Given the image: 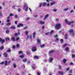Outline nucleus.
<instances>
[{
    "mask_svg": "<svg viewBox=\"0 0 75 75\" xmlns=\"http://www.w3.org/2000/svg\"><path fill=\"white\" fill-rule=\"evenodd\" d=\"M23 10H25V11H28V6L27 3H25L24 4V6L23 7Z\"/></svg>",
    "mask_w": 75,
    "mask_h": 75,
    "instance_id": "1",
    "label": "nucleus"
},
{
    "mask_svg": "<svg viewBox=\"0 0 75 75\" xmlns=\"http://www.w3.org/2000/svg\"><path fill=\"white\" fill-rule=\"evenodd\" d=\"M64 21L66 24H68V25H71V24L72 23H74V21H71L70 22H69L68 20L67 19H65L64 20Z\"/></svg>",
    "mask_w": 75,
    "mask_h": 75,
    "instance_id": "2",
    "label": "nucleus"
},
{
    "mask_svg": "<svg viewBox=\"0 0 75 75\" xmlns=\"http://www.w3.org/2000/svg\"><path fill=\"white\" fill-rule=\"evenodd\" d=\"M61 27V24L60 23L57 24L56 25L55 28L56 30H58Z\"/></svg>",
    "mask_w": 75,
    "mask_h": 75,
    "instance_id": "3",
    "label": "nucleus"
},
{
    "mask_svg": "<svg viewBox=\"0 0 75 75\" xmlns=\"http://www.w3.org/2000/svg\"><path fill=\"white\" fill-rule=\"evenodd\" d=\"M42 5L43 6H50V4L48 3L47 4V3L44 2L42 4Z\"/></svg>",
    "mask_w": 75,
    "mask_h": 75,
    "instance_id": "4",
    "label": "nucleus"
},
{
    "mask_svg": "<svg viewBox=\"0 0 75 75\" xmlns=\"http://www.w3.org/2000/svg\"><path fill=\"white\" fill-rule=\"evenodd\" d=\"M73 32H74V30L73 29H70L69 30V32H70V33H72V36L73 37V36H74V34L73 33Z\"/></svg>",
    "mask_w": 75,
    "mask_h": 75,
    "instance_id": "5",
    "label": "nucleus"
},
{
    "mask_svg": "<svg viewBox=\"0 0 75 75\" xmlns=\"http://www.w3.org/2000/svg\"><path fill=\"white\" fill-rule=\"evenodd\" d=\"M33 35H30V36L29 35H28L26 37V40H28V38H30V40H32V36Z\"/></svg>",
    "mask_w": 75,
    "mask_h": 75,
    "instance_id": "6",
    "label": "nucleus"
},
{
    "mask_svg": "<svg viewBox=\"0 0 75 75\" xmlns=\"http://www.w3.org/2000/svg\"><path fill=\"white\" fill-rule=\"evenodd\" d=\"M53 52H54V51L53 50H50L49 51V55L50 56H51V55H52V54L53 53Z\"/></svg>",
    "mask_w": 75,
    "mask_h": 75,
    "instance_id": "7",
    "label": "nucleus"
},
{
    "mask_svg": "<svg viewBox=\"0 0 75 75\" xmlns=\"http://www.w3.org/2000/svg\"><path fill=\"white\" fill-rule=\"evenodd\" d=\"M24 25L23 23H20L18 25V27H23Z\"/></svg>",
    "mask_w": 75,
    "mask_h": 75,
    "instance_id": "8",
    "label": "nucleus"
},
{
    "mask_svg": "<svg viewBox=\"0 0 75 75\" xmlns=\"http://www.w3.org/2000/svg\"><path fill=\"white\" fill-rule=\"evenodd\" d=\"M0 42H1L2 43H3L5 42V40L1 38H0Z\"/></svg>",
    "mask_w": 75,
    "mask_h": 75,
    "instance_id": "9",
    "label": "nucleus"
},
{
    "mask_svg": "<svg viewBox=\"0 0 75 75\" xmlns=\"http://www.w3.org/2000/svg\"><path fill=\"white\" fill-rule=\"evenodd\" d=\"M48 60L49 62H51L52 61V60H53V58H52L50 57L49 59Z\"/></svg>",
    "mask_w": 75,
    "mask_h": 75,
    "instance_id": "10",
    "label": "nucleus"
},
{
    "mask_svg": "<svg viewBox=\"0 0 75 75\" xmlns=\"http://www.w3.org/2000/svg\"><path fill=\"white\" fill-rule=\"evenodd\" d=\"M32 68L33 69H34L36 68V64H33V65H32Z\"/></svg>",
    "mask_w": 75,
    "mask_h": 75,
    "instance_id": "11",
    "label": "nucleus"
},
{
    "mask_svg": "<svg viewBox=\"0 0 75 75\" xmlns=\"http://www.w3.org/2000/svg\"><path fill=\"white\" fill-rule=\"evenodd\" d=\"M58 73L59 75H64V72L61 71H59L58 72Z\"/></svg>",
    "mask_w": 75,
    "mask_h": 75,
    "instance_id": "12",
    "label": "nucleus"
},
{
    "mask_svg": "<svg viewBox=\"0 0 75 75\" xmlns=\"http://www.w3.org/2000/svg\"><path fill=\"white\" fill-rule=\"evenodd\" d=\"M67 46H68V44L65 43L63 45L62 47L63 48H65V47H67Z\"/></svg>",
    "mask_w": 75,
    "mask_h": 75,
    "instance_id": "13",
    "label": "nucleus"
},
{
    "mask_svg": "<svg viewBox=\"0 0 75 75\" xmlns=\"http://www.w3.org/2000/svg\"><path fill=\"white\" fill-rule=\"evenodd\" d=\"M49 16V15L48 14H47L46 15L45 17V18L44 19V20H45V19H47L48 17V16Z\"/></svg>",
    "mask_w": 75,
    "mask_h": 75,
    "instance_id": "14",
    "label": "nucleus"
},
{
    "mask_svg": "<svg viewBox=\"0 0 75 75\" xmlns=\"http://www.w3.org/2000/svg\"><path fill=\"white\" fill-rule=\"evenodd\" d=\"M36 35V33H35V32H34L33 33V38H35V37Z\"/></svg>",
    "mask_w": 75,
    "mask_h": 75,
    "instance_id": "15",
    "label": "nucleus"
},
{
    "mask_svg": "<svg viewBox=\"0 0 75 75\" xmlns=\"http://www.w3.org/2000/svg\"><path fill=\"white\" fill-rule=\"evenodd\" d=\"M32 50L33 51H36V48H35V47H33Z\"/></svg>",
    "mask_w": 75,
    "mask_h": 75,
    "instance_id": "16",
    "label": "nucleus"
},
{
    "mask_svg": "<svg viewBox=\"0 0 75 75\" xmlns=\"http://www.w3.org/2000/svg\"><path fill=\"white\" fill-rule=\"evenodd\" d=\"M20 35V33H19V32H18L17 33H15V35L16 37H17V36H18V35Z\"/></svg>",
    "mask_w": 75,
    "mask_h": 75,
    "instance_id": "17",
    "label": "nucleus"
},
{
    "mask_svg": "<svg viewBox=\"0 0 75 75\" xmlns=\"http://www.w3.org/2000/svg\"><path fill=\"white\" fill-rule=\"evenodd\" d=\"M25 57V54H23L20 56V57L21 58H23Z\"/></svg>",
    "mask_w": 75,
    "mask_h": 75,
    "instance_id": "18",
    "label": "nucleus"
},
{
    "mask_svg": "<svg viewBox=\"0 0 75 75\" xmlns=\"http://www.w3.org/2000/svg\"><path fill=\"white\" fill-rule=\"evenodd\" d=\"M37 41L38 43V44H40V42H41V40L39 39H37Z\"/></svg>",
    "mask_w": 75,
    "mask_h": 75,
    "instance_id": "19",
    "label": "nucleus"
},
{
    "mask_svg": "<svg viewBox=\"0 0 75 75\" xmlns=\"http://www.w3.org/2000/svg\"><path fill=\"white\" fill-rule=\"evenodd\" d=\"M40 24H44L45 23V22L42 21H40Z\"/></svg>",
    "mask_w": 75,
    "mask_h": 75,
    "instance_id": "20",
    "label": "nucleus"
},
{
    "mask_svg": "<svg viewBox=\"0 0 75 75\" xmlns=\"http://www.w3.org/2000/svg\"><path fill=\"white\" fill-rule=\"evenodd\" d=\"M11 39L13 41H16V39H15V37H12L11 38Z\"/></svg>",
    "mask_w": 75,
    "mask_h": 75,
    "instance_id": "21",
    "label": "nucleus"
},
{
    "mask_svg": "<svg viewBox=\"0 0 75 75\" xmlns=\"http://www.w3.org/2000/svg\"><path fill=\"white\" fill-rule=\"evenodd\" d=\"M9 18H10V16H8L7 18V23H8L10 22V20Z\"/></svg>",
    "mask_w": 75,
    "mask_h": 75,
    "instance_id": "22",
    "label": "nucleus"
},
{
    "mask_svg": "<svg viewBox=\"0 0 75 75\" xmlns=\"http://www.w3.org/2000/svg\"><path fill=\"white\" fill-rule=\"evenodd\" d=\"M67 60L66 59H63V62L64 64L66 63V61H67Z\"/></svg>",
    "mask_w": 75,
    "mask_h": 75,
    "instance_id": "23",
    "label": "nucleus"
},
{
    "mask_svg": "<svg viewBox=\"0 0 75 75\" xmlns=\"http://www.w3.org/2000/svg\"><path fill=\"white\" fill-rule=\"evenodd\" d=\"M43 70L44 72H46L47 71V69L45 68H43Z\"/></svg>",
    "mask_w": 75,
    "mask_h": 75,
    "instance_id": "24",
    "label": "nucleus"
},
{
    "mask_svg": "<svg viewBox=\"0 0 75 75\" xmlns=\"http://www.w3.org/2000/svg\"><path fill=\"white\" fill-rule=\"evenodd\" d=\"M55 1H53L52 3H50V5L51 6H52L53 5H54L55 4Z\"/></svg>",
    "mask_w": 75,
    "mask_h": 75,
    "instance_id": "25",
    "label": "nucleus"
},
{
    "mask_svg": "<svg viewBox=\"0 0 75 75\" xmlns=\"http://www.w3.org/2000/svg\"><path fill=\"white\" fill-rule=\"evenodd\" d=\"M4 55L5 57H7L8 56V54L6 53H4Z\"/></svg>",
    "mask_w": 75,
    "mask_h": 75,
    "instance_id": "26",
    "label": "nucleus"
},
{
    "mask_svg": "<svg viewBox=\"0 0 75 75\" xmlns=\"http://www.w3.org/2000/svg\"><path fill=\"white\" fill-rule=\"evenodd\" d=\"M44 46H45V45L43 44L42 45H40V47L41 48H43Z\"/></svg>",
    "mask_w": 75,
    "mask_h": 75,
    "instance_id": "27",
    "label": "nucleus"
},
{
    "mask_svg": "<svg viewBox=\"0 0 75 75\" xmlns=\"http://www.w3.org/2000/svg\"><path fill=\"white\" fill-rule=\"evenodd\" d=\"M25 34L26 35H28V31L27 30L25 31Z\"/></svg>",
    "mask_w": 75,
    "mask_h": 75,
    "instance_id": "28",
    "label": "nucleus"
},
{
    "mask_svg": "<svg viewBox=\"0 0 75 75\" xmlns=\"http://www.w3.org/2000/svg\"><path fill=\"white\" fill-rule=\"evenodd\" d=\"M27 59H25L23 60V61L24 62H27Z\"/></svg>",
    "mask_w": 75,
    "mask_h": 75,
    "instance_id": "29",
    "label": "nucleus"
},
{
    "mask_svg": "<svg viewBox=\"0 0 75 75\" xmlns=\"http://www.w3.org/2000/svg\"><path fill=\"white\" fill-rule=\"evenodd\" d=\"M60 41L61 43L62 44L63 43V42H64V40H63V39H61L60 40Z\"/></svg>",
    "mask_w": 75,
    "mask_h": 75,
    "instance_id": "30",
    "label": "nucleus"
},
{
    "mask_svg": "<svg viewBox=\"0 0 75 75\" xmlns=\"http://www.w3.org/2000/svg\"><path fill=\"white\" fill-rule=\"evenodd\" d=\"M69 50V47H67L65 48V50L66 51H68V50Z\"/></svg>",
    "mask_w": 75,
    "mask_h": 75,
    "instance_id": "31",
    "label": "nucleus"
},
{
    "mask_svg": "<svg viewBox=\"0 0 75 75\" xmlns=\"http://www.w3.org/2000/svg\"><path fill=\"white\" fill-rule=\"evenodd\" d=\"M16 48H19L20 47V45L19 44H17L16 46Z\"/></svg>",
    "mask_w": 75,
    "mask_h": 75,
    "instance_id": "32",
    "label": "nucleus"
},
{
    "mask_svg": "<svg viewBox=\"0 0 75 75\" xmlns=\"http://www.w3.org/2000/svg\"><path fill=\"white\" fill-rule=\"evenodd\" d=\"M7 62V61H5V65H7V62Z\"/></svg>",
    "mask_w": 75,
    "mask_h": 75,
    "instance_id": "33",
    "label": "nucleus"
},
{
    "mask_svg": "<svg viewBox=\"0 0 75 75\" xmlns=\"http://www.w3.org/2000/svg\"><path fill=\"white\" fill-rule=\"evenodd\" d=\"M16 27L15 26H12L11 27V28H12V29H15Z\"/></svg>",
    "mask_w": 75,
    "mask_h": 75,
    "instance_id": "34",
    "label": "nucleus"
},
{
    "mask_svg": "<svg viewBox=\"0 0 75 75\" xmlns=\"http://www.w3.org/2000/svg\"><path fill=\"white\" fill-rule=\"evenodd\" d=\"M5 40L6 41H9V40H10V38H5Z\"/></svg>",
    "mask_w": 75,
    "mask_h": 75,
    "instance_id": "35",
    "label": "nucleus"
},
{
    "mask_svg": "<svg viewBox=\"0 0 75 75\" xmlns=\"http://www.w3.org/2000/svg\"><path fill=\"white\" fill-rule=\"evenodd\" d=\"M34 57L35 58H36V59H38V58H39L38 56H34Z\"/></svg>",
    "mask_w": 75,
    "mask_h": 75,
    "instance_id": "36",
    "label": "nucleus"
},
{
    "mask_svg": "<svg viewBox=\"0 0 75 75\" xmlns=\"http://www.w3.org/2000/svg\"><path fill=\"white\" fill-rule=\"evenodd\" d=\"M20 39V38L19 37H17L16 39V41H18L19 40V39Z\"/></svg>",
    "mask_w": 75,
    "mask_h": 75,
    "instance_id": "37",
    "label": "nucleus"
},
{
    "mask_svg": "<svg viewBox=\"0 0 75 75\" xmlns=\"http://www.w3.org/2000/svg\"><path fill=\"white\" fill-rule=\"evenodd\" d=\"M67 38H68V35H67V34H66L65 35V39H67Z\"/></svg>",
    "mask_w": 75,
    "mask_h": 75,
    "instance_id": "38",
    "label": "nucleus"
},
{
    "mask_svg": "<svg viewBox=\"0 0 75 75\" xmlns=\"http://www.w3.org/2000/svg\"><path fill=\"white\" fill-rule=\"evenodd\" d=\"M68 10V8H66L63 9V11H67Z\"/></svg>",
    "mask_w": 75,
    "mask_h": 75,
    "instance_id": "39",
    "label": "nucleus"
},
{
    "mask_svg": "<svg viewBox=\"0 0 75 75\" xmlns=\"http://www.w3.org/2000/svg\"><path fill=\"white\" fill-rule=\"evenodd\" d=\"M7 52H11L10 49H8L7 50Z\"/></svg>",
    "mask_w": 75,
    "mask_h": 75,
    "instance_id": "40",
    "label": "nucleus"
},
{
    "mask_svg": "<svg viewBox=\"0 0 75 75\" xmlns=\"http://www.w3.org/2000/svg\"><path fill=\"white\" fill-rule=\"evenodd\" d=\"M44 62H47V59H44L43 60Z\"/></svg>",
    "mask_w": 75,
    "mask_h": 75,
    "instance_id": "41",
    "label": "nucleus"
},
{
    "mask_svg": "<svg viewBox=\"0 0 75 75\" xmlns=\"http://www.w3.org/2000/svg\"><path fill=\"white\" fill-rule=\"evenodd\" d=\"M16 64H13V67L14 68H16Z\"/></svg>",
    "mask_w": 75,
    "mask_h": 75,
    "instance_id": "42",
    "label": "nucleus"
},
{
    "mask_svg": "<svg viewBox=\"0 0 75 75\" xmlns=\"http://www.w3.org/2000/svg\"><path fill=\"white\" fill-rule=\"evenodd\" d=\"M42 3H41L39 4V7H41L42 6Z\"/></svg>",
    "mask_w": 75,
    "mask_h": 75,
    "instance_id": "43",
    "label": "nucleus"
},
{
    "mask_svg": "<svg viewBox=\"0 0 75 75\" xmlns=\"http://www.w3.org/2000/svg\"><path fill=\"white\" fill-rule=\"evenodd\" d=\"M9 30H7L6 31V34H8V33H9Z\"/></svg>",
    "mask_w": 75,
    "mask_h": 75,
    "instance_id": "44",
    "label": "nucleus"
},
{
    "mask_svg": "<svg viewBox=\"0 0 75 75\" xmlns=\"http://www.w3.org/2000/svg\"><path fill=\"white\" fill-rule=\"evenodd\" d=\"M55 42H58V41H59V39L58 38H57L55 40Z\"/></svg>",
    "mask_w": 75,
    "mask_h": 75,
    "instance_id": "45",
    "label": "nucleus"
},
{
    "mask_svg": "<svg viewBox=\"0 0 75 75\" xmlns=\"http://www.w3.org/2000/svg\"><path fill=\"white\" fill-rule=\"evenodd\" d=\"M28 28V27H27V26H25V27H24L23 28V29L24 30H26V29H27Z\"/></svg>",
    "mask_w": 75,
    "mask_h": 75,
    "instance_id": "46",
    "label": "nucleus"
},
{
    "mask_svg": "<svg viewBox=\"0 0 75 75\" xmlns=\"http://www.w3.org/2000/svg\"><path fill=\"white\" fill-rule=\"evenodd\" d=\"M22 53H23V51H20L19 52V53L20 54H22Z\"/></svg>",
    "mask_w": 75,
    "mask_h": 75,
    "instance_id": "47",
    "label": "nucleus"
},
{
    "mask_svg": "<svg viewBox=\"0 0 75 75\" xmlns=\"http://www.w3.org/2000/svg\"><path fill=\"white\" fill-rule=\"evenodd\" d=\"M54 33V30H51L50 32V34H52Z\"/></svg>",
    "mask_w": 75,
    "mask_h": 75,
    "instance_id": "48",
    "label": "nucleus"
},
{
    "mask_svg": "<svg viewBox=\"0 0 75 75\" xmlns=\"http://www.w3.org/2000/svg\"><path fill=\"white\" fill-rule=\"evenodd\" d=\"M29 10L30 13H32V10H31V9L30 8H29Z\"/></svg>",
    "mask_w": 75,
    "mask_h": 75,
    "instance_id": "49",
    "label": "nucleus"
},
{
    "mask_svg": "<svg viewBox=\"0 0 75 75\" xmlns=\"http://www.w3.org/2000/svg\"><path fill=\"white\" fill-rule=\"evenodd\" d=\"M38 16V15H33V17H34L35 18H36V17H37Z\"/></svg>",
    "mask_w": 75,
    "mask_h": 75,
    "instance_id": "50",
    "label": "nucleus"
},
{
    "mask_svg": "<svg viewBox=\"0 0 75 75\" xmlns=\"http://www.w3.org/2000/svg\"><path fill=\"white\" fill-rule=\"evenodd\" d=\"M53 11L54 12H56V11H57V9H54L53 10Z\"/></svg>",
    "mask_w": 75,
    "mask_h": 75,
    "instance_id": "51",
    "label": "nucleus"
},
{
    "mask_svg": "<svg viewBox=\"0 0 75 75\" xmlns=\"http://www.w3.org/2000/svg\"><path fill=\"white\" fill-rule=\"evenodd\" d=\"M15 7H16V6L13 5L12 6V8L13 9H15Z\"/></svg>",
    "mask_w": 75,
    "mask_h": 75,
    "instance_id": "52",
    "label": "nucleus"
},
{
    "mask_svg": "<svg viewBox=\"0 0 75 75\" xmlns=\"http://www.w3.org/2000/svg\"><path fill=\"white\" fill-rule=\"evenodd\" d=\"M74 10H71L70 11V13H74Z\"/></svg>",
    "mask_w": 75,
    "mask_h": 75,
    "instance_id": "53",
    "label": "nucleus"
},
{
    "mask_svg": "<svg viewBox=\"0 0 75 75\" xmlns=\"http://www.w3.org/2000/svg\"><path fill=\"white\" fill-rule=\"evenodd\" d=\"M50 34V33L47 32L45 33V35H48V34Z\"/></svg>",
    "mask_w": 75,
    "mask_h": 75,
    "instance_id": "54",
    "label": "nucleus"
},
{
    "mask_svg": "<svg viewBox=\"0 0 75 75\" xmlns=\"http://www.w3.org/2000/svg\"><path fill=\"white\" fill-rule=\"evenodd\" d=\"M59 21V19H56L55 20V21Z\"/></svg>",
    "mask_w": 75,
    "mask_h": 75,
    "instance_id": "55",
    "label": "nucleus"
},
{
    "mask_svg": "<svg viewBox=\"0 0 75 75\" xmlns=\"http://www.w3.org/2000/svg\"><path fill=\"white\" fill-rule=\"evenodd\" d=\"M6 24L7 25H11V23H8Z\"/></svg>",
    "mask_w": 75,
    "mask_h": 75,
    "instance_id": "56",
    "label": "nucleus"
},
{
    "mask_svg": "<svg viewBox=\"0 0 75 75\" xmlns=\"http://www.w3.org/2000/svg\"><path fill=\"white\" fill-rule=\"evenodd\" d=\"M21 11V9L20 8H18V12H20V11Z\"/></svg>",
    "mask_w": 75,
    "mask_h": 75,
    "instance_id": "57",
    "label": "nucleus"
},
{
    "mask_svg": "<svg viewBox=\"0 0 75 75\" xmlns=\"http://www.w3.org/2000/svg\"><path fill=\"white\" fill-rule=\"evenodd\" d=\"M10 16H14V14L11 13L10 14Z\"/></svg>",
    "mask_w": 75,
    "mask_h": 75,
    "instance_id": "58",
    "label": "nucleus"
},
{
    "mask_svg": "<svg viewBox=\"0 0 75 75\" xmlns=\"http://www.w3.org/2000/svg\"><path fill=\"white\" fill-rule=\"evenodd\" d=\"M58 67H59V68L60 69H61V66H59Z\"/></svg>",
    "mask_w": 75,
    "mask_h": 75,
    "instance_id": "59",
    "label": "nucleus"
},
{
    "mask_svg": "<svg viewBox=\"0 0 75 75\" xmlns=\"http://www.w3.org/2000/svg\"><path fill=\"white\" fill-rule=\"evenodd\" d=\"M74 57H75V55L72 54V58H74Z\"/></svg>",
    "mask_w": 75,
    "mask_h": 75,
    "instance_id": "60",
    "label": "nucleus"
},
{
    "mask_svg": "<svg viewBox=\"0 0 75 75\" xmlns=\"http://www.w3.org/2000/svg\"><path fill=\"white\" fill-rule=\"evenodd\" d=\"M72 70H70V74H72Z\"/></svg>",
    "mask_w": 75,
    "mask_h": 75,
    "instance_id": "61",
    "label": "nucleus"
},
{
    "mask_svg": "<svg viewBox=\"0 0 75 75\" xmlns=\"http://www.w3.org/2000/svg\"><path fill=\"white\" fill-rule=\"evenodd\" d=\"M0 48L1 50H2V49H3V46H1V47Z\"/></svg>",
    "mask_w": 75,
    "mask_h": 75,
    "instance_id": "62",
    "label": "nucleus"
},
{
    "mask_svg": "<svg viewBox=\"0 0 75 75\" xmlns=\"http://www.w3.org/2000/svg\"><path fill=\"white\" fill-rule=\"evenodd\" d=\"M37 75H40V73L39 72H37Z\"/></svg>",
    "mask_w": 75,
    "mask_h": 75,
    "instance_id": "63",
    "label": "nucleus"
},
{
    "mask_svg": "<svg viewBox=\"0 0 75 75\" xmlns=\"http://www.w3.org/2000/svg\"><path fill=\"white\" fill-rule=\"evenodd\" d=\"M70 65H74V63H73V62H71L70 63Z\"/></svg>",
    "mask_w": 75,
    "mask_h": 75,
    "instance_id": "64",
    "label": "nucleus"
}]
</instances>
